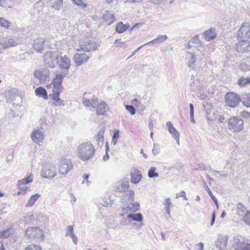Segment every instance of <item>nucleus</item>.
<instances>
[{
	"label": "nucleus",
	"instance_id": "obj_1",
	"mask_svg": "<svg viewBox=\"0 0 250 250\" xmlns=\"http://www.w3.org/2000/svg\"><path fill=\"white\" fill-rule=\"evenodd\" d=\"M95 153V147L90 142L82 143L77 147V156L83 162L92 160L94 158Z\"/></svg>",
	"mask_w": 250,
	"mask_h": 250
},
{
	"label": "nucleus",
	"instance_id": "obj_2",
	"mask_svg": "<svg viewBox=\"0 0 250 250\" xmlns=\"http://www.w3.org/2000/svg\"><path fill=\"white\" fill-rule=\"evenodd\" d=\"M60 57V52L54 51H46L43 56V61L45 66L54 68Z\"/></svg>",
	"mask_w": 250,
	"mask_h": 250
},
{
	"label": "nucleus",
	"instance_id": "obj_3",
	"mask_svg": "<svg viewBox=\"0 0 250 250\" xmlns=\"http://www.w3.org/2000/svg\"><path fill=\"white\" fill-rule=\"evenodd\" d=\"M244 122L241 118L238 116L231 117L228 122V127L233 132L241 131L243 128Z\"/></svg>",
	"mask_w": 250,
	"mask_h": 250
},
{
	"label": "nucleus",
	"instance_id": "obj_4",
	"mask_svg": "<svg viewBox=\"0 0 250 250\" xmlns=\"http://www.w3.org/2000/svg\"><path fill=\"white\" fill-rule=\"evenodd\" d=\"M237 36L238 40H248L250 37V24L248 22L244 23L238 31Z\"/></svg>",
	"mask_w": 250,
	"mask_h": 250
},
{
	"label": "nucleus",
	"instance_id": "obj_5",
	"mask_svg": "<svg viewBox=\"0 0 250 250\" xmlns=\"http://www.w3.org/2000/svg\"><path fill=\"white\" fill-rule=\"evenodd\" d=\"M227 104L230 107L234 108L238 105L240 102L239 96L233 92H228L225 96Z\"/></svg>",
	"mask_w": 250,
	"mask_h": 250
},
{
	"label": "nucleus",
	"instance_id": "obj_6",
	"mask_svg": "<svg viewBox=\"0 0 250 250\" xmlns=\"http://www.w3.org/2000/svg\"><path fill=\"white\" fill-rule=\"evenodd\" d=\"M50 70L47 68H43L42 70H36L34 73V76L41 83H44L49 80Z\"/></svg>",
	"mask_w": 250,
	"mask_h": 250
},
{
	"label": "nucleus",
	"instance_id": "obj_7",
	"mask_svg": "<svg viewBox=\"0 0 250 250\" xmlns=\"http://www.w3.org/2000/svg\"><path fill=\"white\" fill-rule=\"evenodd\" d=\"M26 235L29 238H43V232L38 227H29L26 229Z\"/></svg>",
	"mask_w": 250,
	"mask_h": 250
},
{
	"label": "nucleus",
	"instance_id": "obj_8",
	"mask_svg": "<svg viewBox=\"0 0 250 250\" xmlns=\"http://www.w3.org/2000/svg\"><path fill=\"white\" fill-rule=\"evenodd\" d=\"M61 69L63 71L67 70L69 72V69L71 66V62L69 58L66 55H63L62 53H60V57L58 58V63H57Z\"/></svg>",
	"mask_w": 250,
	"mask_h": 250
},
{
	"label": "nucleus",
	"instance_id": "obj_9",
	"mask_svg": "<svg viewBox=\"0 0 250 250\" xmlns=\"http://www.w3.org/2000/svg\"><path fill=\"white\" fill-rule=\"evenodd\" d=\"M73 167L72 162L70 159H63L61 162L59 172L62 175H66L72 169Z\"/></svg>",
	"mask_w": 250,
	"mask_h": 250
},
{
	"label": "nucleus",
	"instance_id": "obj_10",
	"mask_svg": "<svg viewBox=\"0 0 250 250\" xmlns=\"http://www.w3.org/2000/svg\"><path fill=\"white\" fill-rule=\"evenodd\" d=\"M41 175L45 178H53L56 175L55 168L53 166H44L41 170Z\"/></svg>",
	"mask_w": 250,
	"mask_h": 250
},
{
	"label": "nucleus",
	"instance_id": "obj_11",
	"mask_svg": "<svg viewBox=\"0 0 250 250\" xmlns=\"http://www.w3.org/2000/svg\"><path fill=\"white\" fill-rule=\"evenodd\" d=\"M81 49L84 52L95 50L97 48V43L93 41H86L80 44Z\"/></svg>",
	"mask_w": 250,
	"mask_h": 250
},
{
	"label": "nucleus",
	"instance_id": "obj_12",
	"mask_svg": "<svg viewBox=\"0 0 250 250\" xmlns=\"http://www.w3.org/2000/svg\"><path fill=\"white\" fill-rule=\"evenodd\" d=\"M89 56L85 53H76L74 56V61L76 66L85 63L89 59Z\"/></svg>",
	"mask_w": 250,
	"mask_h": 250
},
{
	"label": "nucleus",
	"instance_id": "obj_13",
	"mask_svg": "<svg viewBox=\"0 0 250 250\" xmlns=\"http://www.w3.org/2000/svg\"><path fill=\"white\" fill-rule=\"evenodd\" d=\"M238 41V42L236 45V50L238 52H248L250 50V42L248 40Z\"/></svg>",
	"mask_w": 250,
	"mask_h": 250
},
{
	"label": "nucleus",
	"instance_id": "obj_14",
	"mask_svg": "<svg viewBox=\"0 0 250 250\" xmlns=\"http://www.w3.org/2000/svg\"><path fill=\"white\" fill-rule=\"evenodd\" d=\"M31 138L34 143L39 144L43 140L44 135L41 130L35 129L32 132Z\"/></svg>",
	"mask_w": 250,
	"mask_h": 250
},
{
	"label": "nucleus",
	"instance_id": "obj_15",
	"mask_svg": "<svg viewBox=\"0 0 250 250\" xmlns=\"http://www.w3.org/2000/svg\"><path fill=\"white\" fill-rule=\"evenodd\" d=\"M33 181V175L30 174L27 177H25L21 180H19L17 183L18 188L22 191H26L27 188L25 186V185L31 183Z\"/></svg>",
	"mask_w": 250,
	"mask_h": 250
},
{
	"label": "nucleus",
	"instance_id": "obj_16",
	"mask_svg": "<svg viewBox=\"0 0 250 250\" xmlns=\"http://www.w3.org/2000/svg\"><path fill=\"white\" fill-rule=\"evenodd\" d=\"M45 40L42 38H37L34 41L33 48L37 52L41 53L43 50Z\"/></svg>",
	"mask_w": 250,
	"mask_h": 250
},
{
	"label": "nucleus",
	"instance_id": "obj_17",
	"mask_svg": "<svg viewBox=\"0 0 250 250\" xmlns=\"http://www.w3.org/2000/svg\"><path fill=\"white\" fill-rule=\"evenodd\" d=\"M166 126L167 127L169 133L172 135L173 138L175 139L178 144L179 142V134L177 131L176 129L173 127L172 123L170 122H168L166 124Z\"/></svg>",
	"mask_w": 250,
	"mask_h": 250
},
{
	"label": "nucleus",
	"instance_id": "obj_18",
	"mask_svg": "<svg viewBox=\"0 0 250 250\" xmlns=\"http://www.w3.org/2000/svg\"><path fill=\"white\" fill-rule=\"evenodd\" d=\"M62 91L53 90L52 99L55 101V106H63V101L60 98V93Z\"/></svg>",
	"mask_w": 250,
	"mask_h": 250
},
{
	"label": "nucleus",
	"instance_id": "obj_19",
	"mask_svg": "<svg viewBox=\"0 0 250 250\" xmlns=\"http://www.w3.org/2000/svg\"><path fill=\"white\" fill-rule=\"evenodd\" d=\"M131 179L130 181L132 183L137 184L138 183L142 178L141 172L138 169L135 170L130 173Z\"/></svg>",
	"mask_w": 250,
	"mask_h": 250
},
{
	"label": "nucleus",
	"instance_id": "obj_20",
	"mask_svg": "<svg viewBox=\"0 0 250 250\" xmlns=\"http://www.w3.org/2000/svg\"><path fill=\"white\" fill-rule=\"evenodd\" d=\"M228 242V236L219 237L216 241V246L220 250H224Z\"/></svg>",
	"mask_w": 250,
	"mask_h": 250
},
{
	"label": "nucleus",
	"instance_id": "obj_21",
	"mask_svg": "<svg viewBox=\"0 0 250 250\" xmlns=\"http://www.w3.org/2000/svg\"><path fill=\"white\" fill-rule=\"evenodd\" d=\"M103 19L108 25L112 24L115 21V18L114 13L112 12H106L104 14Z\"/></svg>",
	"mask_w": 250,
	"mask_h": 250
},
{
	"label": "nucleus",
	"instance_id": "obj_22",
	"mask_svg": "<svg viewBox=\"0 0 250 250\" xmlns=\"http://www.w3.org/2000/svg\"><path fill=\"white\" fill-rule=\"evenodd\" d=\"M167 39V35H159L156 39L146 43V45L149 44L150 43H152L155 45H159L162 42H165Z\"/></svg>",
	"mask_w": 250,
	"mask_h": 250
},
{
	"label": "nucleus",
	"instance_id": "obj_23",
	"mask_svg": "<svg viewBox=\"0 0 250 250\" xmlns=\"http://www.w3.org/2000/svg\"><path fill=\"white\" fill-rule=\"evenodd\" d=\"M36 96L42 97L45 100L48 99L47 92L46 89L42 86L37 88L35 91Z\"/></svg>",
	"mask_w": 250,
	"mask_h": 250
},
{
	"label": "nucleus",
	"instance_id": "obj_24",
	"mask_svg": "<svg viewBox=\"0 0 250 250\" xmlns=\"http://www.w3.org/2000/svg\"><path fill=\"white\" fill-rule=\"evenodd\" d=\"M204 38L207 41H209L215 39L216 37V34L214 33V30L211 28L205 31L203 33Z\"/></svg>",
	"mask_w": 250,
	"mask_h": 250
},
{
	"label": "nucleus",
	"instance_id": "obj_25",
	"mask_svg": "<svg viewBox=\"0 0 250 250\" xmlns=\"http://www.w3.org/2000/svg\"><path fill=\"white\" fill-rule=\"evenodd\" d=\"M19 44L18 40L17 39H9L7 42H4L2 43V46L4 48L14 47Z\"/></svg>",
	"mask_w": 250,
	"mask_h": 250
},
{
	"label": "nucleus",
	"instance_id": "obj_26",
	"mask_svg": "<svg viewBox=\"0 0 250 250\" xmlns=\"http://www.w3.org/2000/svg\"><path fill=\"white\" fill-rule=\"evenodd\" d=\"M107 104L103 102L101 104H99L96 107L97 108V115H104L105 114L107 110Z\"/></svg>",
	"mask_w": 250,
	"mask_h": 250
},
{
	"label": "nucleus",
	"instance_id": "obj_27",
	"mask_svg": "<svg viewBox=\"0 0 250 250\" xmlns=\"http://www.w3.org/2000/svg\"><path fill=\"white\" fill-rule=\"evenodd\" d=\"M127 218L130 219L132 221L141 222L143 220L142 215L140 213H130L127 215Z\"/></svg>",
	"mask_w": 250,
	"mask_h": 250
},
{
	"label": "nucleus",
	"instance_id": "obj_28",
	"mask_svg": "<svg viewBox=\"0 0 250 250\" xmlns=\"http://www.w3.org/2000/svg\"><path fill=\"white\" fill-rule=\"evenodd\" d=\"M62 81L60 80H59L58 79L55 77L53 80V90H57L59 91H62Z\"/></svg>",
	"mask_w": 250,
	"mask_h": 250
},
{
	"label": "nucleus",
	"instance_id": "obj_29",
	"mask_svg": "<svg viewBox=\"0 0 250 250\" xmlns=\"http://www.w3.org/2000/svg\"><path fill=\"white\" fill-rule=\"evenodd\" d=\"M62 81L60 80H59L58 79L55 77L53 80V90H57L59 91H62Z\"/></svg>",
	"mask_w": 250,
	"mask_h": 250
},
{
	"label": "nucleus",
	"instance_id": "obj_30",
	"mask_svg": "<svg viewBox=\"0 0 250 250\" xmlns=\"http://www.w3.org/2000/svg\"><path fill=\"white\" fill-rule=\"evenodd\" d=\"M128 187L129 182L128 181H125L121 183V184L116 188V190L117 191L123 192L128 189Z\"/></svg>",
	"mask_w": 250,
	"mask_h": 250
},
{
	"label": "nucleus",
	"instance_id": "obj_31",
	"mask_svg": "<svg viewBox=\"0 0 250 250\" xmlns=\"http://www.w3.org/2000/svg\"><path fill=\"white\" fill-rule=\"evenodd\" d=\"M243 240H241L238 236H234L231 240L232 247L235 250H237Z\"/></svg>",
	"mask_w": 250,
	"mask_h": 250
},
{
	"label": "nucleus",
	"instance_id": "obj_32",
	"mask_svg": "<svg viewBox=\"0 0 250 250\" xmlns=\"http://www.w3.org/2000/svg\"><path fill=\"white\" fill-rule=\"evenodd\" d=\"M130 208V212H135L138 211L140 208V205L138 202H127Z\"/></svg>",
	"mask_w": 250,
	"mask_h": 250
},
{
	"label": "nucleus",
	"instance_id": "obj_33",
	"mask_svg": "<svg viewBox=\"0 0 250 250\" xmlns=\"http://www.w3.org/2000/svg\"><path fill=\"white\" fill-rule=\"evenodd\" d=\"M245 207L240 203L237 204V214L239 216L242 217L244 216L245 214L247 212Z\"/></svg>",
	"mask_w": 250,
	"mask_h": 250
},
{
	"label": "nucleus",
	"instance_id": "obj_34",
	"mask_svg": "<svg viewBox=\"0 0 250 250\" xmlns=\"http://www.w3.org/2000/svg\"><path fill=\"white\" fill-rule=\"evenodd\" d=\"M40 197V195L39 193H36L32 195L27 203L26 207H31L33 206Z\"/></svg>",
	"mask_w": 250,
	"mask_h": 250
},
{
	"label": "nucleus",
	"instance_id": "obj_35",
	"mask_svg": "<svg viewBox=\"0 0 250 250\" xmlns=\"http://www.w3.org/2000/svg\"><path fill=\"white\" fill-rule=\"evenodd\" d=\"M104 129L103 127L99 130L98 134L94 137V139L98 142V145H99L100 142L103 143L104 140Z\"/></svg>",
	"mask_w": 250,
	"mask_h": 250
},
{
	"label": "nucleus",
	"instance_id": "obj_36",
	"mask_svg": "<svg viewBox=\"0 0 250 250\" xmlns=\"http://www.w3.org/2000/svg\"><path fill=\"white\" fill-rule=\"evenodd\" d=\"M238 84L241 87L246 86L250 83V78L241 77L237 82Z\"/></svg>",
	"mask_w": 250,
	"mask_h": 250
},
{
	"label": "nucleus",
	"instance_id": "obj_37",
	"mask_svg": "<svg viewBox=\"0 0 250 250\" xmlns=\"http://www.w3.org/2000/svg\"><path fill=\"white\" fill-rule=\"evenodd\" d=\"M127 29L126 25L124 24L122 22H119L116 27V31L119 33H122Z\"/></svg>",
	"mask_w": 250,
	"mask_h": 250
},
{
	"label": "nucleus",
	"instance_id": "obj_38",
	"mask_svg": "<svg viewBox=\"0 0 250 250\" xmlns=\"http://www.w3.org/2000/svg\"><path fill=\"white\" fill-rule=\"evenodd\" d=\"M11 22L4 18L0 17V26L6 29H8L11 26Z\"/></svg>",
	"mask_w": 250,
	"mask_h": 250
},
{
	"label": "nucleus",
	"instance_id": "obj_39",
	"mask_svg": "<svg viewBox=\"0 0 250 250\" xmlns=\"http://www.w3.org/2000/svg\"><path fill=\"white\" fill-rule=\"evenodd\" d=\"M156 167H151L148 171V176L150 178H154L158 177L159 176V174L156 171Z\"/></svg>",
	"mask_w": 250,
	"mask_h": 250
},
{
	"label": "nucleus",
	"instance_id": "obj_40",
	"mask_svg": "<svg viewBox=\"0 0 250 250\" xmlns=\"http://www.w3.org/2000/svg\"><path fill=\"white\" fill-rule=\"evenodd\" d=\"M190 56V58L188 62L187 65L188 67H191L193 64L196 61V58L195 57V54L193 52H188Z\"/></svg>",
	"mask_w": 250,
	"mask_h": 250
},
{
	"label": "nucleus",
	"instance_id": "obj_41",
	"mask_svg": "<svg viewBox=\"0 0 250 250\" xmlns=\"http://www.w3.org/2000/svg\"><path fill=\"white\" fill-rule=\"evenodd\" d=\"M237 250H250V244L243 240Z\"/></svg>",
	"mask_w": 250,
	"mask_h": 250
},
{
	"label": "nucleus",
	"instance_id": "obj_42",
	"mask_svg": "<svg viewBox=\"0 0 250 250\" xmlns=\"http://www.w3.org/2000/svg\"><path fill=\"white\" fill-rule=\"evenodd\" d=\"M191 42L196 45L197 47L202 46V43L199 38L198 35H195L191 39Z\"/></svg>",
	"mask_w": 250,
	"mask_h": 250
},
{
	"label": "nucleus",
	"instance_id": "obj_43",
	"mask_svg": "<svg viewBox=\"0 0 250 250\" xmlns=\"http://www.w3.org/2000/svg\"><path fill=\"white\" fill-rule=\"evenodd\" d=\"M72 2L75 5L80 6L82 9H83L87 6V4L82 1V0H71Z\"/></svg>",
	"mask_w": 250,
	"mask_h": 250
},
{
	"label": "nucleus",
	"instance_id": "obj_44",
	"mask_svg": "<svg viewBox=\"0 0 250 250\" xmlns=\"http://www.w3.org/2000/svg\"><path fill=\"white\" fill-rule=\"evenodd\" d=\"M189 106L190 121L192 123L195 124V121L194 119V105L192 104H190Z\"/></svg>",
	"mask_w": 250,
	"mask_h": 250
},
{
	"label": "nucleus",
	"instance_id": "obj_45",
	"mask_svg": "<svg viewBox=\"0 0 250 250\" xmlns=\"http://www.w3.org/2000/svg\"><path fill=\"white\" fill-rule=\"evenodd\" d=\"M88 95H91L90 93H84V97L83 98L82 103L86 107H89L90 105H91V103L89 99H87L86 98H89L87 97Z\"/></svg>",
	"mask_w": 250,
	"mask_h": 250
},
{
	"label": "nucleus",
	"instance_id": "obj_46",
	"mask_svg": "<svg viewBox=\"0 0 250 250\" xmlns=\"http://www.w3.org/2000/svg\"><path fill=\"white\" fill-rule=\"evenodd\" d=\"M241 70L244 71H247L250 70V62H245L241 64Z\"/></svg>",
	"mask_w": 250,
	"mask_h": 250
},
{
	"label": "nucleus",
	"instance_id": "obj_47",
	"mask_svg": "<svg viewBox=\"0 0 250 250\" xmlns=\"http://www.w3.org/2000/svg\"><path fill=\"white\" fill-rule=\"evenodd\" d=\"M11 234L10 229H6L5 230L0 231V237L2 238H6L8 237Z\"/></svg>",
	"mask_w": 250,
	"mask_h": 250
},
{
	"label": "nucleus",
	"instance_id": "obj_48",
	"mask_svg": "<svg viewBox=\"0 0 250 250\" xmlns=\"http://www.w3.org/2000/svg\"><path fill=\"white\" fill-rule=\"evenodd\" d=\"M68 74V72H67V70L63 71L61 73L56 74L55 76V78L60 80L62 81L64 78Z\"/></svg>",
	"mask_w": 250,
	"mask_h": 250
},
{
	"label": "nucleus",
	"instance_id": "obj_49",
	"mask_svg": "<svg viewBox=\"0 0 250 250\" xmlns=\"http://www.w3.org/2000/svg\"><path fill=\"white\" fill-rule=\"evenodd\" d=\"M243 221L246 224L250 226V212L249 211H247L246 213L245 214Z\"/></svg>",
	"mask_w": 250,
	"mask_h": 250
},
{
	"label": "nucleus",
	"instance_id": "obj_50",
	"mask_svg": "<svg viewBox=\"0 0 250 250\" xmlns=\"http://www.w3.org/2000/svg\"><path fill=\"white\" fill-rule=\"evenodd\" d=\"M134 195L135 193L133 190L129 191L126 193L125 195L127 198V202H132L134 200Z\"/></svg>",
	"mask_w": 250,
	"mask_h": 250
},
{
	"label": "nucleus",
	"instance_id": "obj_51",
	"mask_svg": "<svg viewBox=\"0 0 250 250\" xmlns=\"http://www.w3.org/2000/svg\"><path fill=\"white\" fill-rule=\"evenodd\" d=\"M125 108L130 113L131 115H133L135 114L136 109L132 105H125Z\"/></svg>",
	"mask_w": 250,
	"mask_h": 250
},
{
	"label": "nucleus",
	"instance_id": "obj_52",
	"mask_svg": "<svg viewBox=\"0 0 250 250\" xmlns=\"http://www.w3.org/2000/svg\"><path fill=\"white\" fill-rule=\"evenodd\" d=\"M25 250H42V249L39 245L32 244L27 247Z\"/></svg>",
	"mask_w": 250,
	"mask_h": 250
},
{
	"label": "nucleus",
	"instance_id": "obj_53",
	"mask_svg": "<svg viewBox=\"0 0 250 250\" xmlns=\"http://www.w3.org/2000/svg\"><path fill=\"white\" fill-rule=\"evenodd\" d=\"M112 204V201L109 198L104 199L103 200V202L102 203V206L105 207L111 206Z\"/></svg>",
	"mask_w": 250,
	"mask_h": 250
},
{
	"label": "nucleus",
	"instance_id": "obj_54",
	"mask_svg": "<svg viewBox=\"0 0 250 250\" xmlns=\"http://www.w3.org/2000/svg\"><path fill=\"white\" fill-rule=\"evenodd\" d=\"M93 98L91 99L90 103H91V106L93 108H96V107L98 105V99L96 97H94V96H92Z\"/></svg>",
	"mask_w": 250,
	"mask_h": 250
},
{
	"label": "nucleus",
	"instance_id": "obj_55",
	"mask_svg": "<svg viewBox=\"0 0 250 250\" xmlns=\"http://www.w3.org/2000/svg\"><path fill=\"white\" fill-rule=\"evenodd\" d=\"M69 233L70 234V236L74 234V228L72 226H68L67 227L66 233L65 235L68 236Z\"/></svg>",
	"mask_w": 250,
	"mask_h": 250
},
{
	"label": "nucleus",
	"instance_id": "obj_56",
	"mask_svg": "<svg viewBox=\"0 0 250 250\" xmlns=\"http://www.w3.org/2000/svg\"><path fill=\"white\" fill-rule=\"evenodd\" d=\"M207 190L208 191V195H209L211 199L213 201L214 203H217L216 198L212 194L211 191H210V190L209 189L208 186H207Z\"/></svg>",
	"mask_w": 250,
	"mask_h": 250
},
{
	"label": "nucleus",
	"instance_id": "obj_57",
	"mask_svg": "<svg viewBox=\"0 0 250 250\" xmlns=\"http://www.w3.org/2000/svg\"><path fill=\"white\" fill-rule=\"evenodd\" d=\"M62 2V0H59L57 2V3L53 6L54 8L56 10H60L61 8Z\"/></svg>",
	"mask_w": 250,
	"mask_h": 250
},
{
	"label": "nucleus",
	"instance_id": "obj_58",
	"mask_svg": "<svg viewBox=\"0 0 250 250\" xmlns=\"http://www.w3.org/2000/svg\"><path fill=\"white\" fill-rule=\"evenodd\" d=\"M203 170H210L211 171V173H212L213 174H215V173H219L220 172V171H217V170H215L214 169H212L211 167L210 166H204V167H203Z\"/></svg>",
	"mask_w": 250,
	"mask_h": 250
},
{
	"label": "nucleus",
	"instance_id": "obj_59",
	"mask_svg": "<svg viewBox=\"0 0 250 250\" xmlns=\"http://www.w3.org/2000/svg\"><path fill=\"white\" fill-rule=\"evenodd\" d=\"M105 146H106V148H105V154L103 157V160L104 161L107 160L109 159V155H108V151L109 150V146H108V145L107 143L106 144Z\"/></svg>",
	"mask_w": 250,
	"mask_h": 250
},
{
	"label": "nucleus",
	"instance_id": "obj_60",
	"mask_svg": "<svg viewBox=\"0 0 250 250\" xmlns=\"http://www.w3.org/2000/svg\"><path fill=\"white\" fill-rule=\"evenodd\" d=\"M146 45V44H144L142 45H141L140 46H139L138 48H137L136 49H135L133 52L131 54V55H130L127 59H129V58H131L132 57H133L141 48H142L143 47L145 46Z\"/></svg>",
	"mask_w": 250,
	"mask_h": 250
},
{
	"label": "nucleus",
	"instance_id": "obj_61",
	"mask_svg": "<svg viewBox=\"0 0 250 250\" xmlns=\"http://www.w3.org/2000/svg\"><path fill=\"white\" fill-rule=\"evenodd\" d=\"M164 204L166 205V207H170L172 205L170 198L169 197L167 198L164 201Z\"/></svg>",
	"mask_w": 250,
	"mask_h": 250
},
{
	"label": "nucleus",
	"instance_id": "obj_62",
	"mask_svg": "<svg viewBox=\"0 0 250 250\" xmlns=\"http://www.w3.org/2000/svg\"><path fill=\"white\" fill-rule=\"evenodd\" d=\"M178 197H183L185 200H187V198L186 196V193L184 191H182L179 193L176 194V198Z\"/></svg>",
	"mask_w": 250,
	"mask_h": 250
},
{
	"label": "nucleus",
	"instance_id": "obj_63",
	"mask_svg": "<svg viewBox=\"0 0 250 250\" xmlns=\"http://www.w3.org/2000/svg\"><path fill=\"white\" fill-rule=\"evenodd\" d=\"M89 177V174H84L83 176V178L84 180H86V182L88 186L90 184V181L88 180Z\"/></svg>",
	"mask_w": 250,
	"mask_h": 250
},
{
	"label": "nucleus",
	"instance_id": "obj_64",
	"mask_svg": "<svg viewBox=\"0 0 250 250\" xmlns=\"http://www.w3.org/2000/svg\"><path fill=\"white\" fill-rule=\"evenodd\" d=\"M215 217H216L215 213L214 211H213L212 213V214L211 219L210 221V226H212L214 224V223L215 222Z\"/></svg>",
	"mask_w": 250,
	"mask_h": 250
}]
</instances>
